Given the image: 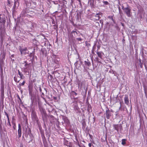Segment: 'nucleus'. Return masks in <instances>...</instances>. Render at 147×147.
I'll return each mask as SVG.
<instances>
[{"label": "nucleus", "mask_w": 147, "mask_h": 147, "mask_svg": "<svg viewBox=\"0 0 147 147\" xmlns=\"http://www.w3.org/2000/svg\"><path fill=\"white\" fill-rule=\"evenodd\" d=\"M5 115H6V113H5Z\"/></svg>", "instance_id": "nucleus-27"}, {"label": "nucleus", "mask_w": 147, "mask_h": 147, "mask_svg": "<svg viewBox=\"0 0 147 147\" xmlns=\"http://www.w3.org/2000/svg\"><path fill=\"white\" fill-rule=\"evenodd\" d=\"M20 51L21 52V54L25 55L26 51H27V49L26 48H25L24 49L20 48L19 49Z\"/></svg>", "instance_id": "nucleus-4"}, {"label": "nucleus", "mask_w": 147, "mask_h": 147, "mask_svg": "<svg viewBox=\"0 0 147 147\" xmlns=\"http://www.w3.org/2000/svg\"><path fill=\"white\" fill-rule=\"evenodd\" d=\"M103 3H104V4L106 5H108L109 3L107 1H104L103 2Z\"/></svg>", "instance_id": "nucleus-14"}, {"label": "nucleus", "mask_w": 147, "mask_h": 147, "mask_svg": "<svg viewBox=\"0 0 147 147\" xmlns=\"http://www.w3.org/2000/svg\"><path fill=\"white\" fill-rule=\"evenodd\" d=\"M14 55H12L11 56L12 57H14Z\"/></svg>", "instance_id": "nucleus-24"}, {"label": "nucleus", "mask_w": 147, "mask_h": 147, "mask_svg": "<svg viewBox=\"0 0 147 147\" xmlns=\"http://www.w3.org/2000/svg\"><path fill=\"white\" fill-rule=\"evenodd\" d=\"M18 135L19 138H20L22 134V129L21 127L20 124H18Z\"/></svg>", "instance_id": "nucleus-3"}, {"label": "nucleus", "mask_w": 147, "mask_h": 147, "mask_svg": "<svg viewBox=\"0 0 147 147\" xmlns=\"http://www.w3.org/2000/svg\"><path fill=\"white\" fill-rule=\"evenodd\" d=\"M18 74L20 76V78L21 79H23L24 78V76L23 74L19 70H18Z\"/></svg>", "instance_id": "nucleus-7"}, {"label": "nucleus", "mask_w": 147, "mask_h": 147, "mask_svg": "<svg viewBox=\"0 0 147 147\" xmlns=\"http://www.w3.org/2000/svg\"><path fill=\"white\" fill-rule=\"evenodd\" d=\"M7 125H9V126H11V124L9 121V120H8V123H7Z\"/></svg>", "instance_id": "nucleus-13"}, {"label": "nucleus", "mask_w": 147, "mask_h": 147, "mask_svg": "<svg viewBox=\"0 0 147 147\" xmlns=\"http://www.w3.org/2000/svg\"><path fill=\"white\" fill-rule=\"evenodd\" d=\"M40 110L42 113H43L44 114L45 113V109H44L43 108L41 107H39Z\"/></svg>", "instance_id": "nucleus-9"}, {"label": "nucleus", "mask_w": 147, "mask_h": 147, "mask_svg": "<svg viewBox=\"0 0 147 147\" xmlns=\"http://www.w3.org/2000/svg\"><path fill=\"white\" fill-rule=\"evenodd\" d=\"M102 13L101 12H99L96 13L94 16L96 18V20H98L102 16Z\"/></svg>", "instance_id": "nucleus-2"}, {"label": "nucleus", "mask_w": 147, "mask_h": 147, "mask_svg": "<svg viewBox=\"0 0 147 147\" xmlns=\"http://www.w3.org/2000/svg\"><path fill=\"white\" fill-rule=\"evenodd\" d=\"M126 140L125 139H123L122 140L121 144L123 145H124L126 144L125 141Z\"/></svg>", "instance_id": "nucleus-12"}, {"label": "nucleus", "mask_w": 147, "mask_h": 147, "mask_svg": "<svg viewBox=\"0 0 147 147\" xmlns=\"http://www.w3.org/2000/svg\"><path fill=\"white\" fill-rule=\"evenodd\" d=\"M98 1H99V0H98Z\"/></svg>", "instance_id": "nucleus-28"}, {"label": "nucleus", "mask_w": 147, "mask_h": 147, "mask_svg": "<svg viewBox=\"0 0 147 147\" xmlns=\"http://www.w3.org/2000/svg\"><path fill=\"white\" fill-rule=\"evenodd\" d=\"M5 113L6 114V116H7V120H9V116H8V115L7 114L6 112H5Z\"/></svg>", "instance_id": "nucleus-18"}, {"label": "nucleus", "mask_w": 147, "mask_h": 147, "mask_svg": "<svg viewBox=\"0 0 147 147\" xmlns=\"http://www.w3.org/2000/svg\"><path fill=\"white\" fill-rule=\"evenodd\" d=\"M97 54L98 57H100V58H101L102 57V53L100 52H97Z\"/></svg>", "instance_id": "nucleus-10"}, {"label": "nucleus", "mask_w": 147, "mask_h": 147, "mask_svg": "<svg viewBox=\"0 0 147 147\" xmlns=\"http://www.w3.org/2000/svg\"><path fill=\"white\" fill-rule=\"evenodd\" d=\"M16 2H15L14 3V6H13V8H15V7L16 6Z\"/></svg>", "instance_id": "nucleus-21"}, {"label": "nucleus", "mask_w": 147, "mask_h": 147, "mask_svg": "<svg viewBox=\"0 0 147 147\" xmlns=\"http://www.w3.org/2000/svg\"><path fill=\"white\" fill-rule=\"evenodd\" d=\"M78 85L79 86H82V84H81V85L80 86V84L79 83L78 84Z\"/></svg>", "instance_id": "nucleus-22"}, {"label": "nucleus", "mask_w": 147, "mask_h": 147, "mask_svg": "<svg viewBox=\"0 0 147 147\" xmlns=\"http://www.w3.org/2000/svg\"><path fill=\"white\" fill-rule=\"evenodd\" d=\"M25 64L24 65L25 67V68H26L27 67V66L28 65V64L27 63H26V62H25Z\"/></svg>", "instance_id": "nucleus-16"}, {"label": "nucleus", "mask_w": 147, "mask_h": 147, "mask_svg": "<svg viewBox=\"0 0 147 147\" xmlns=\"http://www.w3.org/2000/svg\"><path fill=\"white\" fill-rule=\"evenodd\" d=\"M84 62L85 65H86L89 66L90 65V63L88 60L87 61H85Z\"/></svg>", "instance_id": "nucleus-8"}, {"label": "nucleus", "mask_w": 147, "mask_h": 147, "mask_svg": "<svg viewBox=\"0 0 147 147\" xmlns=\"http://www.w3.org/2000/svg\"><path fill=\"white\" fill-rule=\"evenodd\" d=\"M125 103L128 105L129 103L128 97L127 96H125L124 98Z\"/></svg>", "instance_id": "nucleus-6"}, {"label": "nucleus", "mask_w": 147, "mask_h": 147, "mask_svg": "<svg viewBox=\"0 0 147 147\" xmlns=\"http://www.w3.org/2000/svg\"><path fill=\"white\" fill-rule=\"evenodd\" d=\"M88 146H89V147H91V143H89L88 144Z\"/></svg>", "instance_id": "nucleus-20"}, {"label": "nucleus", "mask_w": 147, "mask_h": 147, "mask_svg": "<svg viewBox=\"0 0 147 147\" xmlns=\"http://www.w3.org/2000/svg\"><path fill=\"white\" fill-rule=\"evenodd\" d=\"M122 9L124 10L127 16L130 17L131 15V9L128 5H127V7L126 8H124L123 6H122Z\"/></svg>", "instance_id": "nucleus-1"}, {"label": "nucleus", "mask_w": 147, "mask_h": 147, "mask_svg": "<svg viewBox=\"0 0 147 147\" xmlns=\"http://www.w3.org/2000/svg\"><path fill=\"white\" fill-rule=\"evenodd\" d=\"M75 33H76V34H77V32L74 31V30H73L72 32V34H75Z\"/></svg>", "instance_id": "nucleus-17"}, {"label": "nucleus", "mask_w": 147, "mask_h": 147, "mask_svg": "<svg viewBox=\"0 0 147 147\" xmlns=\"http://www.w3.org/2000/svg\"><path fill=\"white\" fill-rule=\"evenodd\" d=\"M77 40L79 41H81L82 39L80 38H77Z\"/></svg>", "instance_id": "nucleus-19"}, {"label": "nucleus", "mask_w": 147, "mask_h": 147, "mask_svg": "<svg viewBox=\"0 0 147 147\" xmlns=\"http://www.w3.org/2000/svg\"><path fill=\"white\" fill-rule=\"evenodd\" d=\"M113 127L114 128L118 131L119 129L121 128V126L120 125H114Z\"/></svg>", "instance_id": "nucleus-5"}, {"label": "nucleus", "mask_w": 147, "mask_h": 147, "mask_svg": "<svg viewBox=\"0 0 147 147\" xmlns=\"http://www.w3.org/2000/svg\"><path fill=\"white\" fill-rule=\"evenodd\" d=\"M25 83V82L24 81L22 83L20 84L19 85H20V86H23L24 85Z\"/></svg>", "instance_id": "nucleus-15"}, {"label": "nucleus", "mask_w": 147, "mask_h": 147, "mask_svg": "<svg viewBox=\"0 0 147 147\" xmlns=\"http://www.w3.org/2000/svg\"><path fill=\"white\" fill-rule=\"evenodd\" d=\"M14 80L16 82L17 81L16 79V78L15 77H14Z\"/></svg>", "instance_id": "nucleus-23"}, {"label": "nucleus", "mask_w": 147, "mask_h": 147, "mask_svg": "<svg viewBox=\"0 0 147 147\" xmlns=\"http://www.w3.org/2000/svg\"><path fill=\"white\" fill-rule=\"evenodd\" d=\"M111 18H112V20H113V18H112V17Z\"/></svg>", "instance_id": "nucleus-26"}, {"label": "nucleus", "mask_w": 147, "mask_h": 147, "mask_svg": "<svg viewBox=\"0 0 147 147\" xmlns=\"http://www.w3.org/2000/svg\"><path fill=\"white\" fill-rule=\"evenodd\" d=\"M75 94L76 95H77V93H76L75 92Z\"/></svg>", "instance_id": "nucleus-25"}, {"label": "nucleus", "mask_w": 147, "mask_h": 147, "mask_svg": "<svg viewBox=\"0 0 147 147\" xmlns=\"http://www.w3.org/2000/svg\"><path fill=\"white\" fill-rule=\"evenodd\" d=\"M106 115L107 118L108 119H109L110 117L111 116L110 113H109L107 111Z\"/></svg>", "instance_id": "nucleus-11"}]
</instances>
